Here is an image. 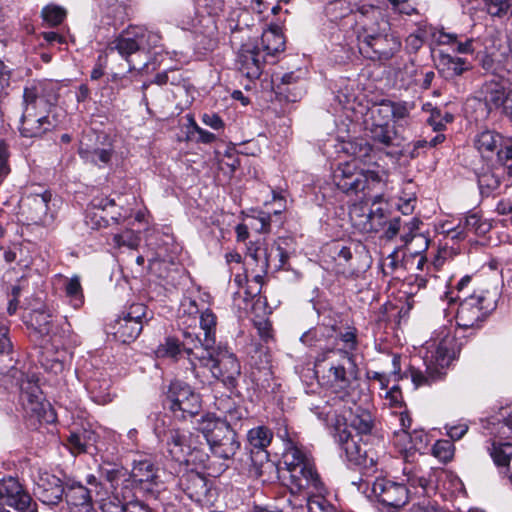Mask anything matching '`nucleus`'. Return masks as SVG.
I'll return each instance as SVG.
<instances>
[{
	"label": "nucleus",
	"mask_w": 512,
	"mask_h": 512,
	"mask_svg": "<svg viewBox=\"0 0 512 512\" xmlns=\"http://www.w3.org/2000/svg\"><path fill=\"white\" fill-rule=\"evenodd\" d=\"M391 110H392V120L395 123H398L409 116L410 109L405 102H392L391 101Z\"/></svg>",
	"instance_id": "nucleus-64"
},
{
	"label": "nucleus",
	"mask_w": 512,
	"mask_h": 512,
	"mask_svg": "<svg viewBox=\"0 0 512 512\" xmlns=\"http://www.w3.org/2000/svg\"><path fill=\"white\" fill-rule=\"evenodd\" d=\"M498 292L479 290L464 298L456 314L457 325L463 329L479 328L489 314L496 309Z\"/></svg>",
	"instance_id": "nucleus-5"
},
{
	"label": "nucleus",
	"mask_w": 512,
	"mask_h": 512,
	"mask_svg": "<svg viewBox=\"0 0 512 512\" xmlns=\"http://www.w3.org/2000/svg\"><path fill=\"white\" fill-rule=\"evenodd\" d=\"M371 135L372 138L385 145H392L393 138L395 136L394 130L390 127V125H382V124H371Z\"/></svg>",
	"instance_id": "nucleus-52"
},
{
	"label": "nucleus",
	"mask_w": 512,
	"mask_h": 512,
	"mask_svg": "<svg viewBox=\"0 0 512 512\" xmlns=\"http://www.w3.org/2000/svg\"><path fill=\"white\" fill-rule=\"evenodd\" d=\"M373 492L381 504L393 509L403 507L408 502L411 493L405 483L386 478L377 479L374 482Z\"/></svg>",
	"instance_id": "nucleus-15"
},
{
	"label": "nucleus",
	"mask_w": 512,
	"mask_h": 512,
	"mask_svg": "<svg viewBox=\"0 0 512 512\" xmlns=\"http://www.w3.org/2000/svg\"><path fill=\"white\" fill-rule=\"evenodd\" d=\"M57 98L58 86L52 80H33L25 85L19 125L22 137L40 138L54 128L55 124L47 113Z\"/></svg>",
	"instance_id": "nucleus-1"
},
{
	"label": "nucleus",
	"mask_w": 512,
	"mask_h": 512,
	"mask_svg": "<svg viewBox=\"0 0 512 512\" xmlns=\"http://www.w3.org/2000/svg\"><path fill=\"white\" fill-rule=\"evenodd\" d=\"M141 34V49H152L160 45L161 36L157 32H152L140 26Z\"/></svg>",
	"instance_id": "nucleus-60"
},
{
	"label": "nucleus",
	"mask_w": 512,
	"mask_h": 512,
	"mask_svg": "<svg viewBox=\"0 0 512 512\" xmlns=\"http://www.w3.org/2000/svg\"><path fill=\"white\" fill-rule=\"evenodd\" d=\"M29 409L36 415L38 420L41 422L51 424L56 422L57 420V415L49 403L33 401L32 399H30Z\"/></svg>",
	"instance_id": "nucleus-49"
},
{
	"label": "nucleus",
	"mask_w": 512,
	"mask_h": 512,
	"mask_svg": "<svg viewBox=\"0 0 512 512\" xmlns=\"http://www.w3.org/2000/svg\"><path fill=\"white\" fill-rule=\"evenodd\" d=\"M29 326L41 337H49L55 341L62 337L59 326L55 323L53 316L44 310H34L30 314Z\"/></svg>",
	"instance_id": "nucleus-30"
},
{
	"label": "nucleus",
	"mask_w": 512,
	"mask_h": 512,
	"mask_svg": "<svg viewBox=\"0 0 512 512\" xmlns=\"http://www.w3.org/2000/svg\"><path fill=\"white\" fill-rule=\"evenodd\" d=\"M251 256L261 268L268 269L271 267V242L258 243Z\"/></svg>",
	"instance_id": "nucleus-55"
},
{
	"label": "nucleus",
	"mask_w": 512,
	"mask_h": 512,
	"mask_svg": "<svg viewBox=\"0 0 512 512\" xmlns=\"http://www.w3.org/2000/svg\"><path fill=\"white\" fill-rule=\"evenodd\" d=\"M385 226L386 228L383 236L386 240H393L400 232L401 234L407 233V230H404V225H402L399 217L391 219Z\"/></svg>",
	"instance_id": "nucleus-61"
},
{
	"label": "nucleus",
	"mask_w": 512,
	"mask_h": 512,
	"mask_svg": "<svg viewBox=\"0 0 512 512\" xmlns=\"http://www.w3.org/2000/svg\"><path fill=\"white\" fill-rule=\"evenodd\" d=\"M489 230V225L482 222L476 214H470L465 217L464 222H460L457 227L448 231L451 239L464 240L469 232L476 235L485 234Z\"/></svg>",
	"instance_id": "nucleus-36"
},
{
	"label": "nucleus",
	"mask_w": 512,
	"mask_h": 512,
	"mask_svg": "<svg viewBox=\"0 0 512 512\" xmlns=\"http://www.w3.org/2000/svg\"><path fill=\"white\" fill-rule=\"evenodd\" d=\"M369 46L371 47L360 52L364 57L371 60H389L399 52L401 41L390 29L388 33L378 37L373 43L370 42Z\"/></svg>",
	"instance_id": "nucleus-23"
},
{
	"label": "nucleus",
	"mask_w": 512,
	"mask_h": 512,
	"mask_svg": "<svg viewBox=\"0 0 512 512\" xmlns=\"http://www.w3.org/2000/svg\"><path fill=\"white\" fill-rule=\"evenodd\" d=\"M65 294L74 308H79L84 302L83 290L79 276L71 277L65 285Z\"/></svg>",
	"instance_id": "nucleus-46"
},
{
	"label": "nucleus",
	"mask_w": 512,
	"mask_h": 512,
	"mask_svg": "<svg viewBox=\"0 0 512 512\" xmlns=\"http://www.w3.org/2000/svg\"><path fill=\"white\" fill-rule=\"evenodd\" d=\"M180 344L192 365L195 366V360H197L201 366L210 371L213 378L223 381L224 371L221 365L224 360V351L221 347H206L204 340L202 341L196 333L189 330L183 331V341Z\"/></svg>",
	"instance_id": "nucleus-6"
},
{
	"label": "nucleus",
	"mask_w": 512,
	"mask_h": 512,
	"mask_svg": "<svg viewBox=\"0 0 512 512\" xmlns=\"http://www.w3.org/2000/svg\"><path fill=\"white\" fill-rule=\"evenodd\" d=\"M110 388L111 381L107 377H91L86 384L91 399L101 405L112 401Z\"/></svg>",
	"instance_id": "nucleus-38"
},
{
	"label": "nucleus",
	"mask_w": 512,
	"mask_h": 512,
	"mask_svg": "<svg viewBox=\"0 0 512 512\" xmlns=\"http://www.w3.org/2000/svg\"><path fill=\"white\" fill-rule=\"evenodd\" d=\"M51 194L49 192L30 194L23 201L24 211L27 218L35 224H48L52 221V216L48 214V203Z\"/></svg>",
	"instance_id": "nucleus-24"
},
{
	"label": "nucleus",
	"mask_w": 512,
	"mask_h": 512,
	"mask_svg": "<svg viewBox=\"0 0 512 512\" xmlns=\"http://www.w3.org/2000/svg\"><path fill=\"white\" fill-rule=\"evenodd\" d=\"M121 315L132 321L140 322L143 327L153 319V312L150 311L148 307L142 303L131 304L124 311H122Z\"/></svg>",
	"instance_id": "nucleus-45"
},
{
	"label": "nucleus",
	"mask_w": 512,
	"mask_h": 512,
	"mask_svg": "<svg viewBox=\"0 0 512 512\" xmlns=\"http://www.w3.org/2000/svg\"><path fill=\"white\" fill-rule=\"evenodd\" d=\"M394 444L400 449V452L405 453V458L408 457V454H412L411 445V433L408 430L401 429L399 431H395L393 435Z\"/></svg>",
	"instance_id": "nucleus-59"
},
{
	"label": "nucleus",
	"mask_w": 512,
	"mask_h": 512,
	"mask_svg": "<svg viewBox=\"0 0 512 512\" xmlns=\"http://www.w3.org/2000/svg\"><path fill=\"white\" fill-rule=\"evenodd\" d=\"M317 372L323 373V378L335 392L333 405L355 404V392L352 389L354 377L348 372L354 367L352 356L341 349H329L321 353L316 359Z\"/></svg>",
	"instance_id": "nucleus-3"
},
{
	"label": "nucleus",
	"mask_w": 512,
	"mask_h": 512,
	"mask_svg": "<svg viewBox=\"0 0 512 512\" xmlns=\"http://www.w3.org/2000/svg\"><path fill=\"white\" fill-rule=\"evenodd\" d=\"M178 485L187 497L196 503H201L207 496V479L194 470L182 474Z\"/></svg>",
	"instance_id": "nucleus-25"
},
{
	"label": "nucleus",
	"mask_w": 512,
	"mask_h": 512,
	"mask_svg": "<svg viewBox=\"0 0 512 512\" xmlns=\"http://www.w3.org/2000/svg\"><path fill=\"white\" fill-rule=\"evenodd\" d=\"M288 487L293 494H304L307 512H310L312 502H318L320 498L327 501L324 497L326 493L325 485L314 463L306 464L302 468L293 471L289 475Z\"/></svg>",
	"instance_id": "nucleus-9"
},
{
	"label": "nucleus",
	"mask_w": 512,
	"mask_h": 512,
	"mask_svg": "<svg viewBox=\"0 0 512 512\" xmlns=\"http://www.w3.org/2000/svg\"><path fill=\"white\" fill-rule=\"evenodd\" d=\"M163 441L166 442L168 452L175 461L182 462L185 460L186 449L189 447L186 445L185 436L178 429L165 432Z\"/></svg>",
	"instance_id": "nucleus-39"
},
{
	"label": "nucleus",
	"mask_w": 512,
	"mask_h": 512,
	"mask_svg": "<svg viewBox=\"0 0 512 512\" xmlns=\"http://www.w3.org/2000/svg\"><path fill=\"white\" fill-rule=\"evenodd\" d=\"M278 435L284 441V452L282 454L283 464L290 475L296 469L302 468L306 464L314 463L312 457L305 448L290 438L287 429L284 432H278Z\"/></svg>",
	"instance_id": "nucleus-19"
},
{
	"label": "nucleus",
	"mask_w": 512,
	"mask_h": 512,
	"mask_svg": "<svg viewBox=\"0 0 512 512\" xmlns=\"http://www.w3.org/2000/svg\"><path fill=\"white\" fill-rule=\"evenodd\" d=\"M433 455L442 462H448L453 458L454 445L450 440H438L432 448Z\"/></svg>",
	"instance_id": "nucleus-57"
},
{
	"label": "nucleus",
	"mask_w": 512,
	"mask_h": 512,
	"mask_svg": "<svg viewBox=\"0 0 512 512\" xmlns=\"http://www.w3.org/2000/svg\"><path fill=\"white\" fill-rule=\"evenodd\" d=\"M345 150L354 157L355 161L356 159L365 161L366 158L370 156L372 147L365 139H356L348 142L345 146Z\"/></svg>",
	"instance_id": "nucleus-50"
},
{
	"label": "nucleus",
	"mask_w": 512,
	"mask_h": 512,
	"mask_svg": "<svg viewBox=\"0 0 512 512\" xmlns=\"http://www.w3.org/2000/svg\"><path fill=\"white\" fill-rule=\"evenodd\" d=\"M335 413L341 411L343 420L349 421V426L353 428L358 436L368 435L374 426L371 413L355 404L341 403Z\"/></svg>",
	"instance_id": "nucleus-21"
},
{
	"label": "nucleus",
	"mask_w": 512,
	"mask_h": 512,
	"mask_svg": "<svg viewBox=\"0 0 512 512\" xmlns=\"http://www.w3.org/2000/svg\"><path fill=\"white\" fill-rule=\"evenodd\" d=\"M244 38H248L247 31H232L230 43L232 48L238 49L235 65L243 76L255 80L261 76L268 60L261 52L259 45L252 42L242 43Z\"/></svg>",
	"instance_id": "nucleus-7"
},
{
	"label": "nucleus",
	"mask_w": 512,
	"mask_h": 512,
	"mask_svg": "<svg viewBox=\"0 0 512 512\" xmlns=\"http://www.w3.org/2000/svg\"><path fill=\"white\" fill-rule=\"evenodd\" d=\"M276 94L288 102H297L305 94V86L300 76L295 72H288L279 78L275 84Z\"/></svg>",
	"instance_id": "nucleus-29"
},
{
	"label": "nucleus",
	"mask_w": 512,
	"mask_h": 512,
	"mask_svg": "<svg viewBox=\"0 0 512 512\" xmlns=\"http://www.w3.org/2000/svg\"><path fill=\"white\" fill-rule=\"evenodd\" d=\"M438 72L445 79H454L461 76L470 69L469 62L461 57H453L449 54L440 53L437 62Z\"/></svg>",
	"instance_id": "nucleus-33"
},
{
	"label": "nucleus",
	"mask_w": 512,
	"mask_h": 512,
	"mask_svg": "<svg viewBox=\"0 0 512 512\" xmlns=\"http://www.w3.org/2000/svg\"><path fill=\"white\" fill-rule=\"evenodd\" d=\"M495 465L512 485V443H493L488 449Z\"/></svg>",
	"instance_id": "nucleus-32"
},
{
	"label": "nucleus",
	"mask_w": 512,
	"mask_h": 512,
	"mask_svg": "<svg viewBox=\"0 0 512 512\" xmlns=\"http://www.w3.org/2000/svg\"><path fill=\"white\" fill-rule=\"evenodd\" d=\"M228 371L229 375L226 376V388H235L236 377L241 373L240 364L234 354L226 353V372Z\"/></svg>",
	"instance_id": "nucleus-56"
},
{
	"label": "nucleus",
	"mask_w": 512,
	"mask_h": 512,
	"mask_svg": "<svg viewBox=\"0 0 512 512\" xmlns=\"http://www.w3.org/2000/svg\"><path fill=\"white\" fill-rule=\"evenodd\" d=\"M329 254L336 263V272L344 275H352L353 269L346 267L352 259L351 249L342 245L340 242H334L328 247Z\"/></svg>",
	"instance_id": "nucleus-40"
},
{
	"label": "nucleus",
	"mask_w": 512,
	"mask_h": 512,
	"mask_svg": "<svg viewBox=\"0 0 512 512\" xmlns=\"http://www.w3.org/2000/svg\"><path fill=\"white\" fill-rule=\"evenodd\" d=\"M273 432L266 426H257L247 432V442L250 452L260 455L261 461L268 460L267 447L271 444Z\"/></svg>",
	"instance_id": "nucleus-31"
},
{
	"label": "nucleus",
	"mask_w": 512,
	"mask_h": 512,
	"mask_svg": "<svg viewBox=\"0 0 512 512\" xmlns=\"http://www.w3.org/2000/svg\"><path fill=\"white\" fill-rule=\"evenodd\" d=\"M260 50L268 59L273 58L276 54L283 52L285 49V39L277 28L265 30L261 36Z\"/></svg>",
	"instance_id": "nucleus-37"
},
{
	"label": "nucleus",
	"mask_w": 512,
	"mask_h": 512,
	"mask_svg": "<svg viewBox=\"0 0 512 512\" xmlns=\"http://www.w3.org/2000/svg\"><path fill=\"white\" fill-rule=\"evenodd\" d=\"M201 329L204 331V345L208 348L213 347L215 344V315L206 309L198 316Z\"/></svg>",
	"instance_id": "nucleus-42"
},
{
	"label": "nucleus",
	"mask_w": 512,
	"mask_h": 512,
	"mask_svg": "<svg viewBox=\"0 0 512 512\" xmlns=\"http://www.w3.org/2000/svg\"><path fill=\"white\" fill-rule=\"evenodd\" d=\"M218 424L219 420L214 415L207 414L202 418L199 426V430L203 433L212 450L221 446V439L214 435V430Z\"/></svg>",
	"instance_id": "nucleus-44"
},
{
	"label": "nucleus",
	"mask_w": 512,
	"mask_h": 512,
	"mask_svg": "<svg viewBox=\"0 0 512 512\" xmlns=\"http://www.w3.org/2000/svg\"><path fill=\"white\" fill-rule=\"evenodd\" d=\"M78 153L84 162L104 168L115 156L113 140L105 132L89 130L82 135Z\"/></svg>",
	"instance_id": "nucleus-8"
},
{
	"label": "nucleus",
	"mask_w": 512,
	"mask_h": 512,
	"mask_svg": "<svg viewBox=\"0 0 512 512\" xmlns=\"http://www.w3.org/2000/svg\"><path fill=\"white\" fill-rule=\"evenodd\" d=\"M0 500L18 512H37V503L20 481L12 476L0 479Z\"/></svg>",
	"instance_id": "nucleus-13"
},
{
	"label": "nucleus",
	"mask_w": 512,
	"mask_h": 512,
	"mask_svg": "<svg viewBox=\"0 0 512 512\" xmlns=\"http://www.w3.org/2000/svg\"><path fill=\"white\" fill-rule=\"evenodd\" d=\"M350 218L353 225L365 233L379 231L387 223L384 210L380 207L367 209L365 206H354Z\"/></svg>",
	"instance_id": "nucleus-20"
},
{
	"label": "nucleus",
	"mask_w": 512,
	"mask_h": 512,
	"mask_svg": "<svg viewBox=\"0 0 512 512\" xmlns=\"http://www.w3.org/2000/svg\"><path fill=\"white\" fill-rule=\"evenodd\" d=\"M226 441H229V444L226 445V460L230 459L233 469L241 474L247 470L249 461L253 460V457L248 456V454L241 449V444L236 432L227 425Z\"/></svg>",
	"instance_id": "nucleus-28"
},
{
	"label": "nucleus",
	"mask_w": 512,
	"mask_h": 512,
	"mask_svg": "<svg viewBox=\"0 0 512 512\" xmlns=\"http://www.w3.org/2000/svg\"><path fill=\"white\" fill-rule=\"evenodd\" d=\"M455 346L456 339L449 328L444 326L434 331L424 345L425 372L411 369V378L416 387L430 384L444 375L455 357Z\"/></svg>",
	"instance_id": "nucleus-2"
},
{
	"label": "nucleus",
	"mask_w": 512,
	"mask_h": 512,
	"mask_svg": "<svg viewBox=\"0 0 512 512\" xmlns=\"http://www.w3.org/2000/svg\"><path fill=\"white\" fill-rule=\"evenodd\" d=\"M166 401L169 410L182 419L196 416L202 408L200 395L181 380H174L169 384Z\"/></svg>",
	"instance_id": "nucleus-11"
},
{
	"label": "nucleus",
	"mask_w": 512,
	"mask_h": 512,
	"mask_svg": "<svg viewBox=\"0 0 512 512\" xmlns=\"http://www.w3.org/2000/svg\"><path fill=\"white\" fill-rule=\"evenodd\" d=\"M391 101L383 100L370 110L371 124L389 125L392 120Z\"/></svg>",
	"instance_id": "nucleus-48"
},
{
	"label": "nucleus",
	"mask_w": 512,
	"mask_h": 512,
	"mask_svg": "<svg viewBox=\"0 0 512 512\" xmlns=\"http://www.w3.org/2000/svg\"><path fill=\"white\" fill-rule=\"evenodd\" d=\"M391 29L389 21L384 17L379 7L362 6L356 20V37L361 52L370 47L378 37Z\"/></svg>",
	"instance_id": "nucleus-10"
},
{
	"label": "nucleus",
	"mask_w": 512,
	"mask_h": 512,
	"mask_svg": "<svg viewBox=\"0 0 512 512\" xmlns=\"http://www.w3.org/2000/svg\"><path fill=\"white\" fill-rule=\"evenodd\" d=\"M182 351L178 339L167 337L165 341L157 347L156 354L158 357L176 358Z\"/></svg>",
	"instance_id": "nucleus-53"
},
{
	"label": "nucleus",
	"mask_w": 512,
	"mask_h": 512,
	"mask_svg": "<svg viewBox=\"0 0 512 512\" xmlns=\"http://www.w3.org/2000/svg\"><path fill=\"white\" fill-rule=\"evenodd\" d=\"M395 13L412 15L416 12L415 6L410 0H386Z\"/></svg>",
	"instance_id": "nucleus-62"
},
{
	"label": "nucleus",
	"mask_w": 512,
	"mask_h": 512,
	"mask_svg": "<svg viewBox=\"0 0 512 512\" xmlns=\"http://www.w3.org/2000/svg\"><path fill=\"white\" fill-rule=\"evenodd\" d=\"M502 136L495 131L484 130L478 133L474 140L476 149L485 157H489L493 153H497L504 158V149H499L502 144Z\"/></svg>",
	"instance_id": "nucleus-34"
},
{
	"label": "nucleus",
	"mask_w": 512,
	"mask_h": 512,
	"mask_svg": "<svg viewBox=\"0 0 512 512\" xmlns=\"http://www.w3.org/2000/svg\"><path fill=\"white\" fill-rule=\"evenodd\" d=\"M333 181L344 193L361 192L364 198H373V204L378 203L382 196L380 194L371 196L370 193L374 190H383L387 185V179H382L377 172L358 169L355 160L340 163L333 171Z\"/></svg>",
	"instance_id": "nucleus-4"
},
{
	"label": "nucleus",
	"mask_w": 512,
	"mask_h": 512,
	"mask_svg": "<svg viewBox=\"0 0 512 512\" xmlns=\"http://www.w3.org/2000/svg\"><path fill=\"white\" fill-rule=\"evenodd\" d=\"M34 482V493L41 502L47 505H57L62 501L66 488L56 475L40 469Z\"/></svg>",
	"instance_id": "nucleus-16"
},
{
	"label": "nucleus",
	"mask_w": 512,
	"mask_h": 512,
	"mask_svg": "<svg viewBox=\"0 0 512 512\" xmlns=\"http://www.w3.org/2000/svg\"><path fill=\"white\" fill-rule=\"evenodd\" d=\"M431 36L433 42L438 45H451L453 51L466 54L472 53V40L466 39L465 41L458 40V36L452 33H446L443 31H434L430 29L419 28L416 32L410 34L406 39L407 47L413 52H417L424 44V42Z\"/></svg>",
	"instance_id": "nucleus-12"
},
{
	"label": "nucleus",
	"mask_w": 512,
	"mask_h": 512,
	"mask_svg": "<svg viewBox=\"0 0 512 512\" xmlns=\"http://www.w3.org/2000/svg\"><path fill=\"white\" fill-rule=\"evenodd\" d=\"M129 479L141 492L152 493L159 482L158 468L149 459L135 460Z\"/></svg>",
	"instance_id": "nucleus-18"
},
{
	"label": "nucleus",
	"mask_w": 512,
	"mask_h": 512,
	"mask_svg": "<svg viewBox=\"0 0 512 512\" xmlns=\"http://www.w3.org/2000/svg\"><path fill=\"white\" fill-rule=\"evenodd\" d=\"M140 26H129L124 29L118 36L107 44L109 53L117 52L122 59L129 64V71L135 69L131 64L130 57L141 50V34Z\"/></svg>",
	"instance_id": "nucleus-17"
},
{
	"label": "nucleus",
	"mask_w": 512,
	"mask_h": 512,
	"mask_svg": "<svg viewBox=\"0 0 512 512\" xmlns=\"http://www.w3.org/2000/svg\"><path fill=\"white\" fill-rule=\"evenodd\" d=\"M71 449L77 453L88 452L96 442V435L91 431L72 433L68 438Z\"/></svg>",
	"instance_id": "nucleus-43"
},
{
	"label": "nucleus",
	"mask_w": 512,
	"mask_h": 512,
	"mask_svg": "<svg viewBox=\"0 0 512 512\" xmlns=\"http://www.w3.org/2000/svg\"><path fill=\"white\" fill-rule=\"evenodd\" d=\"M139 241L140 237L133 230H125L113 236V243L118 248L127 247L135 249L138 247Z\"/></svg>",
	"instance_id": "nucleus-54"
},
{
	"label": "nucleus",
	"mask_w": 512,
	"mask_h": 512,
	"mask_svg": "<svg viewBox=\"0 0 512 512\" xmlns=\"http://www.w3.org/2000/svg\"><path fill=\"white\" fill-rule=\"evenodd\" d=\"M64 495L70 512H95L90 491L82 484H67Z\"/></svg>",
	"instance_id": "nucleus-26"
},
{
	"label": "nucleus",
	"mask_w": 512,
	"mask_h": 512,
	"mask_svg": "<svg viewBox=\"0 0 512 512\" xmlns=\"http://www.w3.org/2000/svg\"><path fill=\"white\" fill-rule=\"evenodd\" d=\"M488 13L492 16H502L508 11V0H485Z\"/></svg>",
	"instance_id": "nucleus-63"
},
{
	"label": "nucleus",
	"mask_w": 512,
	"mask_h": 512,
	"mask_svg": "<svg viewBox=\"0 0 512 512\" xmlns=\"http://www.w3.org/2000/svg\"><path fill=\"white\" fill-rule=\"evenodd\" d=\"M336 433L334 435L335 441L341 446L345 452L348 461L356 465H368V461L371 465L374 464L372 457H369L368 451L365 449V444H362V436H353L348 430L346 424L342 427L339 423L337 424Z\"/></svg>",
	"instance_id": "nucleus-14"
},
{
	"label": "nucleus",
	"mask_w": 512,
	"mask_h": 512,
	"mask_svg": "<svg viewBox=\"0 0 512 512\" xmlns=\"http://www.w3.org/2000/svg\"><path fill=\"white\" fill-rule=\"evenodd\" d=\"M66 15L67 11L65 8L56 4H48L41 10L42 19L52 27L60 25L66 18Z\"/></svg>",
	"instance_id": "nucleus-47"
},
{
	"label": "nucleus",
	"mask_w": 512,
	"mask_h": 512,
	"mask_svg": "<svg viewBox=\"0 0 512 512\" xmlns=\"http://www.w3.org/2000/svg\"><path fill=\"white\" fill-rule=\"evenodd\" d=\"M421 221L413 218L404 224L407 233L400 235L401 246H405L408 252L414 256H420L427 250L430 240L422 233H417Z\"/></svg>",
	"instance_id": "nucleus-27"
},
{
	"label": "nucleus",
	"mask_w": 512,
	"mask_h": 512,
	"mask_svg": "<svg viewBox=\"0 0 512 512\" xmlns=\"http://www.w3.org/2000/svg\"><path fill=\"white\" fill-rule=\"evenodd\" d=\"M115 338L122 343H130L138 338L143 326L120 315L111 325Z\"/></svg>",
	"instance_id": "nucleus-35"
},
{
	"label": "nucleus",
	"mask_w": 512,
	"mask_h": 512,
	"mask_svg": "<svg viewBox=\"0 0 512 512\" xmlns=\"http://www.w3.org/2000/svg\"><path fill=\"white\" fill-rule=\"evenodd\" d=\"M289 258L287 251L281 247L280 242H271V267L281 269L285 266Z\"/></svg>",
	"instance_id": "nucleus-58"
},
{
	"label": "nucleus",
	"mask_w": 512,
	"mask_h": 512,
	"mask_svg": "<svg viewBox=\"0 0 512 512\" xmlns=\"http://www.w3.org/2000/svg\"><path fill=\"white\" fill-rule=\"evenodd\" d=\"M433 469L420 463L405 461L402 468V482L410 489L421 490L424 494L432 483ZM418 493V491H415Z\"/></svg>",
	"instance_id": "nucleus-22"
},
{
	"label": "nucleus",
	"mask_w": 512,
	"mask_h": 512,
	"mask_svg": "<svg viewBox=\"0 0 512 512\" xmlns=\"http://www.w3.org/2000/svg\"><path fill=\"white\" fill-rule=\"evenodd\" d=\"M485 102L489 109L502 107L505 112L507 94L498 86L489 88L485 94Z\"/></svg>",
	"instance_id": "nucleus-51"
},
{
	"label": "nucleus",
	"mask_w": 512,
	"mask_h": 512,
	"mask_svg": "<svg viewBox=\"0 0 512 512\" xmlns=\"http://www.w3.org/2000/svg\"><path fill=\"white\" fill-rule=\"evenodd\" d=\"M180 311L182 315L179 317L181 324L187 328L196 326L198 316L202 311L197 298L192 296H185L180 305Z\"/></svg>",
	"instance_id": "nucleus-41"
}]
</instances>
